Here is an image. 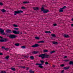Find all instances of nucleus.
<instances>
[{"mask_svg":"<svg viewBox=\"0 0 73 73\" xmlns=\"http://www.w3.org/2000/svg\"><path fill=\"white\" fill-rule=\"evenodd\" d=\"M49 55H46L45 54H42L41 55H39V57H41L42 59H44V58H48L49 57Z\"/></svg>","mask_w":73,"mask_h":73,"instance_id":"nucleus-1","label":"nucleus"},{"mask_svg":"<svg viewBox=\"0 0 73 73\" xmlns=\"http://www.w3.org/2000/svg\"><path fill=\"white\" fill-rule=\"evenodd\" d=\"M40 62H41V64H39L38 63H37L35 64V65H39L38 67L40 68H43V66L41 65H42V64L44 63V62L43 60H40Z\"/></svg>","mask_w":73,"mask_h":73,"instance_id":"nucleus-2","label":"nucleus"},{"mask_svg":"<svg viewBox=\"0 0 73 73\" xmlns=\"http://www.w3.org/2000/svg\"><path fill=\"white\" fill-rule=\"evenodd\" d=\"M15 13L14 15H16V14H19V13H23V11H21V10L17 11H14Z\"/></svg>","mask_w":73,"mask_h":73,"instance_id":"nucleus-3","label":"nucleus"},{"mask_svg":"<svg viewBox=\"0 0 73 73\" xmlns=\"http://www.w3.org/2000/svg\"><path fill=\"white\" fill-rule=\"evenodd\" d=\"M9 37H10V38H16V36L14 35H13L9 36Z\"/></svg>","mask_w":73,"mask_h":73,"instance_id":"nucleus-4","label":"nucleus"},{"mask_svg":"<svg viewBox=\"0 0 73 73\" xmlns=\"http://www.w3.org/2000/svg\"><path fill=\"white\" fill-rule=\"evenodd\" d=\"M66 7L65 6H64V7L62 8H61L59 10V12H64V10L63 9H64L66 8Z\"/></svg>","mask_w":73,"mask_h":73,"instance_id":"nucleus-5","label":"nucleus"},{"mask_svg":"<svg viewBox=\"0 0 73 73\" xmlns=\"http://www.w3.org/2000/svg\"><path fill=\"white\" fill-rule=\"evenodd\" d=\"M13 33H14V34H15V35H18L20 33V32L19 31H13Z\"/></svg>","mask_w":73,"mask_h":73,"instance_id":"nucleus-6","label":"nucleus"},{"mask_svg":"<svg viewBox=\"0 0 73 73\" xmlns=\"http://www.w3.org/2000/svg\"><path fill=\"white\" fill-rule=\"evenodd\" d=\"M0 38H3V40L4 41V42H6V41H8V39L6 38H3V37L0 36Z\"/></svg>","mask_w":73,"mask_h":73,"instance_id":"nucleus-7","label":"nucleus"},{"mask_svg":"<svg viewBox=\"0 0 73 73\" xmlns=\"http://www.w3.org/2000/svg\"><path fill=\"white\" fill-rule=\"evenodd\" d=\"M39 46V45L38 44H36L34 45H33L31 47H32L33 48H35V47H38Z\"/></svg>","mask_w":73,"mask_h":73,"instance_id":"nucleus-8","label":"nucleus"},{"mask_svg":"<svg viewBox=\"0 0 73 73\" xmlns=\"http://www.w3.org/2000/svg\"><path fill=\"white\" fill-rule=\"evenodd\" d=\"M32 53L35 54H37L38 53H39V52L34 51Z\"/></svg>","mask_w":73,"mask_h":73,"instance_id":"nucleus-9","label":"nucleus"},{"mask_svg":"<svg viewBox=\"0 0 73 73\" xmlns=\"http://www.w3.org/2000/svg\"><path fill=\"white\" fill-rule=\"evenodd\" d=\"M0 31L1 32V34H2L3 33V32H4V30L3 29H2L0 28Z\"/></svg>","mask_w":73,"mask_h":73,"instance_id":"nucleus-10","label":"nucleus"},{"mask_svg":"<svg viewBox=\"0 0 73 73\" xmlns=\"http://www.w3.org/2000/svg\"><path fill=\"white\" fill-rule=\"evenodd\" d=\"M48 12H49V10H48L45 9L43 13H46Z\"/></svg>","mask_w":73,"mask_h":73,"instance_id":"nucleus-11","label":"nucleus"},{"mask_svg":"<svg viewBox=\"0 0 73 73\" xmlns=\"http://www.w3.org/2000/svg\"><path fill=\"white\" fill-rule=\"evenodd\" d=\"M6 32L7 33H11V32H12V31L10 30H7L6 31Z\"/></svg>","mask_w":73,"mask_h":73,"instance_id":"nucleus-12","label":"nucleus"},{"mask_svg":"<svg viewBox=\"0 0 73 73\" xmlns=\"http://www.w3.org/2000/svg\"><path fill=\"white\" fill-rule=\"evenodd\" d=\"M33 9L35 11H37L38 10L39 8L38 7H33Z\"/></svg>","mask_w":73,"mask_h":73,"instance_id":"nucleus-13","label":"nucleus"},{"mask_svg":"<svg viewBox=\"0 0 73 73\" xmlns=\"http://www.w3.org/2000/svg\"><path fill=\"white\" fill-rule=\"evenodd\" d=\"M69 67H64L63 68V69H65V70H68V69H69Z\"/></svg>","mask_w":73,"mask_h":73,"instance_id":"nucleus-14","label":"nucleus"},{"mask_svg":"<svg viewBox=\"0 0 73 73\" xmlns=\"http://www.w3.org/2000/svg\"><path fill=\"white\" fill-rule=\"evenodd\" d=\"M64 37H66V38H68V37H69V36L68 35H67L66 34H64Z\"/></svg>","mask_w":73,"mask_h":73,"instance_id":"nucleus-15","label":"nucleus"},{"mask_svg":"<svg viewBox=\"0 0 73 73\" xmlns=\"http://www.w3.org/2000/svg\"><path fill=\"white\" fill-rule=\"evenodd\" d=\"M45 33H48V34L51 33V32L49 31H46L45 32Z\"/></svg>","mask_w":73,"mask_h":73,"instance_id":"nucleus-16","label":"nucleus"},{"mask_svg":"<svg viewBox=\"0 0 73 73\" xmlns=\"http://www.w3.org/2000/svg\"><path fill=\"white\" fill-rule=\"evenodd\" d=\"M52 44H54L55 45H56L58 44V43L56 42H52Z\"/></svg>","mask_w":73,"mask_h":73,"instance_id":"nucleus-17","label":"nucleus"},{"mask_svg":"<svg viewBox=\"0 0 73 73\" xmlns=\"http://www.w3.org/2000/svg\"><path fill=\"white\" fill-rule=\"evenodd\" d=\"M70 65H73V62L72 61H70L69 62Z\"/></svg>","mask_w":73,"mask_h":73,"instance_id":"nucleus-18","label":"nucleus"},{"mask_svg":"<svg viewBox=\"0 0 73 73\" xmlns=\"http://www.w3.org/2000/svg\"><path fill=\"white\" fill-rule=\"evenodd\" d=\"M44 41L42 40V41H39L38 42V43H44Z\"/></svg>","mask_w":73,"mask_h":73,"instance_id":"nucleus-19","label":"nucleus"},{"mask_svg":"<svg viewBox=\"0 0 73 73\" xmlns=\"http://www.w3.org/2000/svg\"><path fill=\"white\" fill-rule=\"evenodd\" d=\"M29 72L30 73H34V71L31 70H29Z\"/></svg>","mask_w":73,"mask_h":73,"instance_id":"nucleus-20","label":"nucleus"},{"mask_svg":"<svg viewBox=\"0 0 73 73\" xmlns=\"http://www.w3.org/2000/svg\"><path fill=\"white\" fill-rule=\"evenodd\" d=\"M11 70H13V71H15L16 70V68H15L12 67L11 68Z\"/></svg>","mask_w":73,"mask_h":73,"instance_id":"nucleus-21","label":"nucleus"},{"mask_svg":"<svg viewBox=\"0 0 73 73\" xmlns=\"http://www.w3.org/2000/svg\"><path fill=\"white\" fill-rule=\"evenodd\" d=\"M23 4H28L29 2L28 1H24L23 2Z\"/></svg>","mask_w":73,"mask_h":73,"instance_id":"nucleus-22","label":"nucleus"},{"mask_svg":"<svg viewBox=\"0 0 73 73\" xmlns=\"http://www.w3.org/2000/svg\"><path fill=\"white\" fill-rule=\"evenodd\" d=\"M19 45L20 44H19V43H16L15 44V46H19Z\"/></svg>","mask_w":73,"mask_h":73,"instance_id":"nucleus-23","label":"nucleus"},{"mask_svg":"<svg viewBox=\"0 0 73 73\" xmlns=\"http://www.w3.org/2000/svg\"><path fill=\"white\" fill-rule=\"evenodd\" d=\"M55 52V51L53 50L52 51L50 52V54H52V53H54Z\"/></svg>","mask_w":73,"mask_h":73,"instance_id":"nucleus-24","label":"nucleus"},{"mask_svg":"<svg viewBox=\"0 0 73 73\" xmlns=\"http://www.w3.org/2000/svg\"><path fill=\"white\" fill-rule=\"evenodd\" d=\"M30 58L31 59V60H34V57H33V56H31L30 57Z\"/></svg>","mask_w":73,"mask_h":73,"instance_id":"nucleus-25","label":"nucleus"},{"mask_svg":"<svg viewBox=\"0 0 73 73\" xmlns=\"http://www.w3.org/2000/svg\"><path fill=\"white\" fill-rule=\"evenodd\" d=\"M51 36H52V37H56V36L55 34H52Z\"/></svg>","mask_w":73,"mask_h":73,"instance_id":"nucleus-26","label":"nucleus"},{"mask_svg":"<svg viewBox=\"0 0 73 73\" xmlns=\"http://www.w3.org/2000/svg\"><path fill=\"white\" fill-rule=\"evenodd\" d=\"M45 9H44V7H42L41 8V11H43L44 12V11Z\"/></svg>","mask_w":73,"mask_h":73,"instance_id":"nucleus-27","label":"nucleus"},{"mask_svg":"<svg viewBox=\"0 0 73 73\" xmlns=\"http://www.w3.org/2000/svg\"><path fill=\"white\" fill-rule=\"evenodd\" d=\"M1 11L2 12H6V11L4 9H2Z\"/></svg>","mask_w":73,"mask_h":73,"instance_id":"nucleus-28","label":"nucleus"},{"mask_svg":"<svg viewBox=\"0 0 73 73\" xmlns=\"http://www.w3.org/2000/svg\"><path fill=\"white\" fill-rule=\"evenodd\" d=\"M35 39H36V40H39V39H40V38L37 36L35 37Z\"/></svg>","mask_w":73,"mask_h":73,"instance_id":"nucleus-29","label":"nucleus"},{"mask_svg":"<svg viewBox=\"0 0 73 73\" xmlns=\"http://www.w3.org/2000/svg\"><path fill=\"white\" fill-rule=\"evenodd\" d=\"M13 27H18V26L17 25H16L15 24H14L13 25Z\"/></svg>","mask_w":73,"mask_h":73,"instance_id":"nucleus-30","label":"nucleus"},{"mask_svg":"<svg viewBox=\"0 0 73 73\" xmlns=\"http://www.w3.org/2000/svg\"><path fill=\"white\" fill-rule=\"evenodd\" d=\"M0 42H4V40L3 39H0Z\"/></svg>","mask_w":73,"mask_h":73,"instance_id":"nucleus-31","label":"nucleus"},{"mask_svg":"<svg viewBox=\"0 0 73 73\" xmlns=\"http://www.w3.org/2000/svg\"><path fill=\"white\" fill-rule=\"evenodd\" d=\"M64 61L65 62H68V61H69V60H64Z\"/></svg>","mask_w":73,"mask_h":73,"instance_id":"nucleus-32","label":"nucleus"},{"mask_svg":"<svg viewBox=\"0 0 73 73\" xmlns=\"http://www.w3.org/2000/svg\"><path fill=\"white\" fill-rule=\"evenodd\" d=\"M5 35L6 36H7V37H9V34H7V33H5Z\"/></svg>","mask_w":73,"mask_h":73,"instance_id":"nucleus-33","label":"nucleus"},{"mask_svg":"<svg viewBox=\"0 0 73 73\" xmlns=\"http://www.w3.org/2000/svg\"><path fill=\"white\" fill-rule=\"evenodd\" d=\"M43 52H49V51L46 50H44Z\"/></svg>","mask_w":73,"mask_h":73,"instance_id":"nucleus-34","label":"nucleus"},{"mask_svg":"<svg viewBox=\"0 0 73 73\" xmlns=\"http://www.w3.org/2000/svg\"><path fill=\"white\" fill-rule=\"evenodd\" d=\"M21 48H22L23 49H25V46H21Z\"/></svg>","mask_w":73,"mask_h":73,"instance_id":"nucleus-35","label":"nucleus"},{"mask_svg":"<svg viewBox=\"0 0 73 73\" xmlns=\"http://www.w3.org/2000/svg\"><path fill=\"white\" fill-rule=\"evenodd\" d=\"M14 29H15V30L16 31H18L19 29L17 28H14Z\"/></svg>","mask_w":73,"mask_h":73,"instance_id":"nucleus-36","label":"nucleus"},{"mask_svg":"<svg viewBox=\"0 0 73 73\" xmlns=\"http://www.w3.org/2000/svg\"><path fill=\"white\" fill-rule=\"evenodd\" d=\"M5 50H6L8 51L9 50V48H5Z\"/></svg>","mask_w":73,"mask_h":73,"instance_id":"nucleus-37","label":"nucleus"},{"mask_svg":"<svg viewBox=\"0 0 73 73\" xmlns=\"http://www.w3.org/2000/svg\"><path fill=\"white\" fill-rule=\"evenodd\" d=\"M9 58V56H7L6 57H5V58H6V59H7V60H8V59Z\"/></svg>","mask_w":73,"mask_h":73,"instance_id":"nucleus-38","label":"nucleus"},{"mask_svg":"<svg viewBox=\"0 0 73 73\" xmlns=\"http://www.w3.org/2000/svg\"><path fill=\"white\" fill-rule=\"evenodd\" d=\"M21 9H25V7L23 6L22 7H21Z\"/></svg>","mask_w":73,"mask_h":73,"instance_id":"nucleus-39","label":"nucleus"},{"mask_svg":"<svg viewBox=\"0 0 73 73\" xmlns=\"http://www.w3.org/2000/svg\"><path fill=\"white\" fill-rule=\"evenodd\" d=\"M49 64V63L48 62H45V65H48Z\"/></svg>","mask_w":73,"mask_h":73,"instance_id":"nucleus-40","label":"nucleus"},{"mask_svg":"<svg viewBox=\"0 0 73 73\" xmlns=\"http://www.w3.org/2000/svg\"><path fill=\"white\" fill-rule=\"evenodd\" d=\"M64 66L65 65H64V64H62L60 65V66H61V67H63V66Z\"/></svg>","mask_w":73,"mask_h":73,"instance_id":"nucleus-41","label":"nucleus"},{"mask_svg":"<svg viewBox=\"0 0 73 73\" xmlns=\"http://www.w3.org/2000/svg\"><path fill=\"white\" fill-rule=\"evenodd\" d=\"M1 73H6L5 71H2Z\"/></svg>","mask_w":73,"mask_h":73,"instance_id":"nucleus-42","label":"nucleus"},{"mask_svg":"<svg viewBox=\"0 0 73 73\" xmlns=\"http://www.w3.org/2000/svg\"><path fill=\"white\" fill-rule=\"evenodd\" d=\"M0 5H3V3L1 2H0Z\"/></svg>","mask_w":73,"mask_h":73,"instance_id":"nucleus-43","label":"nucleus"},{"mask_svg":"<svg viewBox=\"0 0 73 73\" xmlns=\"http://www.w3.org/2000/svg\"><path fill=\"white\" fill-rule=\"evenodd\" d=\"M2 49H5V48L4 46H2Z\"/></svg>","mask_w":73,"mask_h":73,"instance_id":"nucleus-44","label":"nucleus"},{"mask_svg":"<svg viewBox=\"0 0 73 73\" xmlns=\"http://www.w3.org/2000/svg\"><path fill=\"white\" fill-rule=\"evenodd\" d=\"M24 58H28V56H24Z\"/></svg>","mask_w":73,"mask_h":73,"instance_id":"nucleus-45","label":"nucleus"},{"mask_svg":"<svg viewBox=\"0 0 73 73\" xmlns=\"http://www.w3.org/2000/svg\"><path fill=\"white\" fill-rule=\"evenodd\" d=\"M64 70H62L61 72V73H64Z\"/></svg>","mask_w":73,"mask_h":73,"instance_id":"nucleus-46","label":"nucleus"},{"mask_svg":"<svg viewBox=\"0 0 73 73\" xmlns=\"http://www.w3.org/2000/svg\"><path fill=\"white\" fill-rule=\"evenodd\" d=\"M54 26H57V24H53Z\"/></svg>","mask_w":73,"mask_h":73,"instance_id":"nucleus-47","label":"nucleus"},{"mask_svg":"<svg viewBox=\"0 0 73 73\" xmlns=\"http://www.w3.org/2000/svg\"><path fill=\"white\" fill-rule=\"evenodd\" d=\"M2 35H5V33H2Z\"/></svg>","mask_w":73,"mask_h":73,"instance_id":"nucleus-48","label":"nucleus"},{"mask_svg":"<svg viewBox=\"0 0 73 73\" xmlns=\"http://www.w3.org/2000/svg\"><path fill=\"white\" fill-rule=\"evenodd\" d=\"M3 53H0V55H3Z\"/></svg>","mask_w":73,"mask_h":73,"instance_id":"nucleus-49","label":"nucleus"},{"mask_svg":"<svg viewBox=\"0 0 73 73\" xmlns=\"http://www.w3.org/2000/svg\"><path fill=\"white\" fill-rule=\"evenodd\" d=\"M28 69H29V68L27 67V68L26 70H28Z\"/></svg>","mask_w":73,"mask_h":73,"instance_id":"nucleus-50","label":"nucleus"},{"mask_svg":"<svg viewBox=\"0 0 73 73\" xmlns=\"http://www.w3.org/2000/svg\"><path fill=\"white\" fill-rule=\"evenodd\" d=\"M71 27H73V24H72L71 25Z\"/></svg>","mask_w":73,"mask_h":73,"instance_id":"nucleus-51","label":"nucleus"},{"mask_svg":"<svg viewBox=\"0 0 73 73\" xmlns=\"http://www.w3.org/2000/svg\"><path fill=\"white\" fill-rule=\"evenodd\" d=\"M23 69H25V66L23 67Z\"/></svg>","mask_w":73,"mask_h":73,"instance_id":"nucleus-52","label":"nucleus"},{"mask_svg":"<svg viewBox=\"0 0 73 73\" xmlns=\"http://www.w3.org/2000/svg\"><path fill=\"white\" fill-rule=\"evenodd\" d=\"M42 7H44H44H45V6H44V5H42Z\"/></svg>","mask_w":73,"mask_h":73,"instance_id":"nucleus-53","label":"nucleus"},{"mask_svg":"<svg viewBox=\"0 0 73 73\" xmlns=\"http://www.w3.org/2000/svg\"><path fill=\"white\" fill-rule=\"evenodd\" d=\"M67 57V56H65L64 57V58H66Z\"/></svg>","mask_w":73,"mask_h":73,"instance_id":"nucleus-54","label":"nucleus"},{"mask_svg":"<svg viewBox=\"0 0 73 73\" xmlns=\"http://www.w3.org/2000/svg\"><path fill=\"white\" fill-rule=\"evenodd\" d=\"M20 67H21V68H23V66H21Z\"/></svg>","mask_w":73,"mask_h":73,"instance_id":"nucleus-55","label":"nucleus"},{"mask_svg":"<svg viewBox=\"0 0 73 73\" xmlns=\"http://www.w3.org/2000/svg\"><path fill=\"white\" fill-rule=\"evenodd\" d=\"M72 21H73V18L72 19Z\"/></svg>","mask_w":73,"mask_h":73,"instance_id":"nucleus-56","label":"nucleus"},{"mask_svg":"<svg viewBox=\"0 0 73 73\" xmlns=\"http://www.w3.org/2000/svg\"><path fill=\"white\" fill-rule=\"evenodd\" d=\"M54 66H55L54 65H53V67H54Z\"/></svg>","mask_w":73,"mask_h":73,"instance_id":"nucleus-57","label":"nucleus"},{"mask_svg":"<svg viewBox=\"0 0 73 73\" xmlns=\"http://www.w3.org/2000/svg\"><path fill=\"white\" fill-rule=\"evenodd\" d=\"M0 63H1V62L0 61Z\"/></svg>","mask_w":73,"mask_h":73,"instance_id":"nucleus-58","label":"nucleus"},{"mask_svg":"<svg viewBox=\"0 0 73 73\" xmlns=\"http://www.w3.org/2000/svg\"><path fill=\"white\" fill-rule=\"evenodd\" d=\"M21 34H22V33H21Z\"/></svg>","mask_w":73,"mask_h":73,"instance_id":"nucleus-59","label":"nucleus"}]
</instances>
